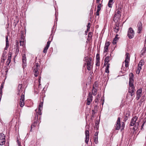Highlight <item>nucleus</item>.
<instances>
[{
    "label": "nucleus",
    "mask_w": 146,
    "mask_h": 146,
    "mask_svg": "<svg viewBox=\"0 0 146 146\" xmlns=\"http://www.w3.org/2000/svg\"><path fill=\"white\" fill-rule=\"evenodd\" d=\"M138 119V117L136 116L134 117L131 119V121L130 122V125L131 126H133L134 125L135 123L136 124L135 125L134 127L133 128L134 129L135 128L137 129L139 124V123L138 122H136V121Z\"/></svg>",
    "instance_id": "nucleus-1"
},
{
    "label": "nucleus",
    "mask_w": 146,
    "mask_h": 146,
    "mask_svg": "<svg viewBox=\"0 0 146 146\" xmlns=\"http://www.w3.org/2000/svg\"><path fill=\"white\" fill-rule=\"evenodd\" d=\"M84 59H85L86 62H87V66L91 65V62L92 60V58L91 57L88 58L87 57H85Z\"/></svg>",
    "instance_id": "nucleus-11"
},
{
    "label": "nucleus",
    "mask_w": 146,
    "mask_h": 146,
    "mask_svg": "<svg viewBox=\"0 0 146 146\" xmlns=\"http://www.w3.org/2000/svg\"><path fill=\"white\" fill-rule=\"evenodd\" d=\"M121 130L122 131L123 129H124L125 127V124L124 123L122 122L121 124Z\"/></svg>",
    "instance_id": "nucleus-37"
},
{
    "label": "nucleus",
    "mask_w": 146,
    "mask_h": 146,
    "mask_svg": "<svg viewBox=\"0 0 146 146\" xmlns=\"http://www.w3.org/2000/svg\"><path fill=\"white\" fill-rule=\"evenodd\" d=\"M6 38V45H9V43L8 41V36H5Z\"/></svg>",
    "instance_id": "nucleus-32"
},
{
    "label": "nucleus",
    "mask_w": 146,
    "mask_h": 146,
    "mask_svg": "<svg viewBox=\"0 0 146 146\" xmlns=\"http://www.w3.org/2000/svg\"><path fill=\"white\" fill-rule=\"evenodd\" d=\"M87 27V31H88L89 29H90V23H88Z\"/></svg>",
    "instance_id": "nucleus-39"
},
{
    "label": "nucleus",
    "mask_w": 146,
    "mask_h": 146,
    "mask_svg": "<svg viewBox=\"0 0 146 146\" xmlns=\"http://www.w3.org/2000/svg\"><path fill=\"white\" fill-rule=\"evenodd\" d=\"M141 67L138 66L137 70L136 71V73L137 74H139L141 70Z\"/></svg>",
    "instance_id": "nucleus-28"
},
{
    "label": "nucleus",
    "mask_w": 146,
    "mask_h": 146,
    "mask_svg": "<svg viewBox=\"0 0 146 146\" xmlns=\"http://www.w3.org/2000/svg\"><path fill=\"white\" fill-rule=\"evenodd\" d=\"M98 131H96L95 132V134L94 135V137H98Z\"/></svg>",
    "instance_id": "nucleus-47"
},
{
    "label": "nucleus",
    "mask_w": 146,
    "mask_h": 146,
    "mask_svg": "<svg viewBox=\"0 0 146 146\" xmlns=\"http://www.w3.org/2000/svg\"><path fill=\"white\" fill-rule=\"evenodd\" d=\"M116 10L117 11H121V5H119L118 6V7L117 8V6H116Z\"/></svg>",
    "instance_id": "nucleus-33"
},
{
    "label": "nucleus",
    "mask_w": 146,
    "mask_h": 146,
    "mask_svg": "<svg viewBox=\"0 0 146 146\" xmlns=\"http://www.w3.org/2000/svg\"><path fill=\"white\" fill-rule=\"evenodd\" d=\"M39 115L38 113V111L37 112H36L35 117V121H36V122H37L38 121V115Z\"/></svg>",
    "instance_id": "nucleus-26"
},
{
    "label": "nucleus",
    "mask_w": 146,
    "mask_h": 146,
    "mask_svg": "<svg viewBox=\"0 0 146 146\" xmlns=\"http://www.w3.org/2000/svg\"><path fill=\"white\" fill-rule=\"evenodd\" d=\"M9 45H6V47H5L4 48V50H7V49L8 48V47H9Z\"/></svg>",
    "instance_id": "nucleus-49"
},
{
    "label": "nucleus",
    "mask_w": 146,
    "mask_h": 146,
    "mask_svg": "<svg viewBox=\"0 0 146 146\" xmlns=\"http://www.w3.org/2000/svg\"><path fill=\"white\" fill-rule=\"evenodd\" d=\"M20 46H23V44H24V42L23 41H20Z\"/></svg>",
    "instance_id": "nucleus-46"
},
{
    "label": "nucleus",
    "mask_w": 146,
    "mask_h": 146,
    "mask_svg": "<svg viewBox=\"0 0 146 146\" xmlns=\"http://www.w3.org/2000/svg\"><path fill=\"white\" fill-rule=\"evenodd\" d=\"M96 65L97 66H100V60H96Z\"/></svg>",
    "instance_id": "nucleus-43"
},
{
    "label": "nucleus",
    "mask_w": 146,
    "mask_h": 146,
    "mask_svg": "<svg viewBox=\"0 0 146 146\" xmlns=\"http://www.w3.org/2000/svg\"><path fill=\"white\" fill-rule=\"evenodd\" d=\"M11 57L10 56H8V58L7 59V60L10 61L11 62Z\"/></svg>",
    "instance_id": "nucleus-51"
},
{
    "label": "nucleus",
    "mask_w": 146,
    "mask_h": 146,
    "mask_svg": "<svg viewBox=\"0 0 146 146\" xmlns=\"http://www.w3.org/2000/svg\"><path fill=\"white\" fill-rule=\"evenodd\" d=\"M115 24L113 27V29L114 32L117 33L119 30V22H115Z\"/></svg>",
    "instance_id": "nucleus-6"
},
{
    "label": "nucleus",
    "mask_w": 146,
    "mask_h": 146,
    "mask_svg": "<svg viewBox=\"0 0 146 146\" xmlns=\"http://www.w3.org/2000/svg\"><path fill=\"white\" fill-rule=\"evenodd\" d=\"M37 123V122H36V121H35L34 123L31 125V131H32V128L33 127H35L36 126V125Z\"/></svg>",
    "instance_id": "nucleus-27"
},
{
    "label": "nucleus",
    "mask_w": 146,
    "mask_h": 146,
    "mask_svg": "<svg viewBox=\"0 0 146 146\" xmlns=\"http://www.w3.org/2000/svg\"><path fill=\"white\" fill-rule=\"evenodd\" d=\"M115 129L116 130H119L121 128V124L120 122V119L119 117H118L116 121V124L115 126Z\"/></svg>",
    "instance_id": "nucleus-5"
},
{
    "label": "nucleus",
    "mask_w": 146,
    "mask_h": 146,
    "mask_svg": "<svg viewBox=\"0 0 146 146\" xmlns=\"http://www.w3.org/2000/svg\"><path fill=\"white\" fill-rule=\"evenodd\" d=\"M98 109V106L97 105H96L94 106V109L93 110L97 111Z\"/></svg>",
    "instance_id": "nucleus-44"
},
{
    "label": "nucleus",
    "mask_w": 146,
    "mask_h": 146,
    "mask_svg": "<svg viewBox=\"0 0 146 146\" xmlns=\"http://www.w3.org/2000/svg\"><path fill=\"white\" fill-rule=\"evenodd\" d=\"M92 94L93 95L95 96L96 94V92L97 91V89L94 88V87H93V89L92 90Z\"/></svg>",
    "instance_id": "nucleus-21"
},
{
    "label": "nucleus",
    "mask_w": 146,
    "mask_h": 146,
    "mask_svg": "<svg viewBox=\"0 0 146 146\" xmlns=\"http://www.w3.org/2000/svg\"><path fill=\"white\" fill-rule=\"evenodd\" d=\"M10 56V57H11V52H9V56Z\"/></svg>",
    "instance_id": "nucleus-58"
},
{
    "label": "nucleus",
    "mask_w": 146,
    "mask_h": 146,
    "mask_svg": "<svg viewBox=\"0 0 146 146\" xmlns=\"http://www.w3.org/2000/svg\"><path fill=\"white\" fill-rule=\"evenodd\" d=\"M6 53H7V51L5 50H4V51H3V54L5 55L6 54Z\"/></svg>",
    "instance_id": "nucleus-56"
},
{
    "label": "nucleus",
    "mask_w": 146,
    "mask_h": 146,
    "mask_svg": "<svg viewBox=\"0 0 146 146\" xmlns=\"http://www.w3.org/2000/svg\"><path fill=\"white\" fill-rule=\"evenodd\" d=\"M5 135L3 133H0V145H2L5 144Z\"/></svg>",
    "instance_id": "nucleus-3"
},
{
    "label": "nucleus",
    "mask_w": 146,
    "mask_h": 146,
    "mask_svg": "<svg viewBox=\"0 0 146 146\" xmlns=\"http://www.w3.org/2000/svg\"><path fill=\"white\" fill-rule=\"evenodd\" d=\"M113 0H109L108 3V6L109 7L111 8L113 4Z\"/></svg>",
    "instance_id": "nucleus-24"
},
{
    "label": "nucleus",
    "mask_w": 146,
    "mask_h": 146,
    "mask_svg": "<svg viewBox=\"0 0 146 146\" xmlns=\"http://www.w3.org/2000/svg\"><path fill=\"white\" fill-rule=\"evenodd\" d=\"M92 94L90 92L88 95V97L87 99L86 104L88 105H90L91 102L92 101Z\"/></svg>",
    "instance_id": "nucleus-9"
},
{
    "label": "nucleus",
    "mask_w": 146,
    "mask_h": 146,
    "mask_svg": "<svg viewBox=\"0 0 146 146\" xmlns=\"http://www.w3.org/2000/svg\"><path fill=\"white\" fill-rule=\"evenodd\" d=\"M10 61H8V60H7V61L6 62V65L7 66H8L9 63H10Z\"/></svg>",
    "instance_id": "nucleus-48"
},
{
    "label": "nucleus",
    "mask_w": 146,
    "mask_h": 146,
    "mask_svg": "<svg viewBox=\"0 0 146 146\" xmlns=\"http://www.w3.org/2000/svg\"><path fill=\"white\" fill-rule=\"evenodd\" d=\"M144 64V62H143V61L141 60L139 62L138 66L141 67V66H142Z\"/></svg>",
    "instance_id": "nucleus-29"
},
{
    "label": "nucleus",
    "mask_w": 146,
    "mask_h": 146,
    "mask_svg": "<svg viewBox=\"0 0 146 146\" xmlns=\"http://www.w3.org/2000/svg\"><path fill=\"white\" fill-rule=\"evenodd\" d=\"M100 0H96V3H99Z\"/></svg>",
    "instance_id": "nucleus-63"
},
{
    "label": "nucleus",
    "mask_w": 146,
    "mask_h": 146,
    "mask_svg": "<svg viewBox=\"0 0 146 146\" xmlns=\"http://www.w3.org/2000/svg\"><path fill=\"white\" fill-rule=\"evenodd\" d=\"M87 66L88 70L89 71L92 68V65H89Z\"/></svg>",
    "instance_id": "nucleus-41"
},
{
    "label": "nucleus",
    "mask_w": 146,
    "mask_h": 146,
    "mask_svg": "<svg viewBox=\"0 0 146 146\" xmlns=\"http://www.w3.org/2000/svg\"><path fill=\"white\" fill-rule=\"evenodd\" d=\"M108 62H106V61H104V66H106V65H107V64H108Z\"/></svg>",
    "instance_id": "nucleus-54"
},
{
    "label": "nucleus",
    "mask_w": 146,
    "mask_h": 146,
    "mask_svg": "<svg viewBox=\"0 0 146 146\" xmlns=\"http://www.w3.org/2000/svg\"><path fill=\"white\" fill-rule=\"evenodd\" d=\"M135 88H131L129 89L128 92L130 93L131 96H133L135 94Z\"/></svg>",
    "instance_id": "nucleus-14"
},
{
    "label": "nucleus",
    "mask_w": 146,
    "mask_h": 146,
    "mask_svg": "<svg viewBox=\"0 0 146 146\" xmlns=\"http://www.w3.org/2000/svg\"><path fill=\"white\" fill-rule=\"evenodd\" d=\"M115 13L117 15H120L121 16V11H120L116 10Z\"/></svg>",
    "instance_id": "nucleus-38"
},
{
    "label": "nucleus",
    "mask_w": 146,
    "mask_h": 146,
    "mask_svg": "<svg viewBox=\"0 0 146 146\" xmlns=\"http://www.w3.org/2000/svg\"><path fill=\"white\" fill-rule=\"evenodd\" d=\"M111 58L110 56H107L105 58L104 61H106V62L109 63L110 61L111 60Z\"/></svg>",
    "instance_id": "nucleus-18"
},
{
    "label": "nucleus",
    "mask_w": 146,
    "mask_h": 146,
    "mask_svg": "<svg viewBox=\"0 0 146 146\" xmlns=\"http://www.w3.org/2000/svg\"><path fill=\"white\" fill-rule=\"evenodd\" d=\"M126 57L125 60V66L126 67H128L129 66L128 63L129 61V54L128 53H127L125 55Z\"/></svg>",
    "instance_id": "nucleus-4"
},
{
    "label": "nucleus",
    "mask_w": 146,
    "mask_h": 146,
    "mask_svg": "<svg viewBox=\"0 0 146 146\" xmlns=\"http://www.w3.org/2000/svg\"><path fill=\"white\" fill-rule=\"evenodd\" d=\"M98 8V9H97V11H98V12H99V11L100 10H101V8Z\"/></svg>",
    "instance_id": "nucleus-59"
},
{
    "label": "nucleus",
    "mask_w": 146,
    "mask_h": 146,
    "mask_svg": "<svg viewBox=\"0 0 146 146\" xmlns=\"http://www.w3.org/2000/svg\"><path fill=\"white\" fill-rule=\"evenodd\" d=\"M133 82L134 81H129V86L130 87V88H134V85H133Z\"/></svg>",
    "instance_id": "nucleus-17"
},
{
    "label": "nucleus",
    "mask_w": 146,
    "mask_h": 146,
    "mask_svg": "<svg viewBox=\"0 0 146 146\" xmlns=\"http://www.w3.org/2000/svg\"><path fill=\"white\" fill-rule=\"evenodd\" d=\"M19 51V47H17V48L16 49V52H18Z\"/></svg>",
    "instance_id": "nucleus-52"
},
{
    "label": "nucleus",
    "mask_w": 146,
    "mask_h": 146,
    "mask_svg": "<svg viewBox=\"0 0 146 146\" xmlns=\"http://www.w3.org/2000/svg\"><path fill=\"white\" fill-rule=\"evenodd\" d=\"M129 81H134L133 79V77L134 76V75L132 73H130L129 74Z\"/></svg>",
    "instance_id": "nucleus-19"
},
{
    "label": "nucleus",
    "mask_w": 146,
    "mask_h": 146,
    "mask_svg": "<svg viewBox=\"0 0 146 146\" xmlns=\"http://www.w3.org/2000/svg\"><path fill=\"white\" fill-rule=\"evenodd\" d=\"M22 62L23 64L24 65L26 66V58L25 54H24L22 57Z\"/></svg>",
    "instance_id": "nucleus-15"
},
{
    "label": "nucleus",
    "mask_w": 146,
    "mask_h": 146,
    "mask_svg": "<svg viewBox=\"0 0 146 146\" xmlns=\"http://www.w3.org/2000/svg\"><path fill=\"white\" fill-rule=\"evenodd\" d=\"M96 60H100V57L99 56V54H97L96 55Z\"/></svg>",
    "instance_id": "nucleus-40"
},
{
    "label": "nucleus",
    "mask_w": 146,
    "mask_h": 146,
    "mask_svg": "<svg viewBox=\"0 0 146 146\" xmlns=\"http://www.w3.org/2000/svg\"><path fill=\"white\" fill-rule=\"evenodd\" d=\"M34 75L36 77H37L38 74V69H34Z\"/></svg>",
    "instance_id": "nucleus-20"
},
{
    "label": "nucleus",
    "mask_w": 146,
    "mask_h": 146,
    "mask_svg": "<svg viewBox=\"0 0 146 146\" xmlns=\"http://www.w3.org/2000/svg\"><path fill=\"white\" fill-rule=\"evenodd\" d=\"M43 105V102H41L40 103L38 108V113L39 115H41L42 114L41 113V110L42 109Z\"/></svg>",
    "instance_id": "nucleus-12"
},
{
    "label": "nucleus",
    "mask_w": 146,
    "mask_h": 146,
    "mask_svg": "<svg viewBox=\"0 0 146 146\" xmlns=\"http://www.w3.org/2000/svg\"><path fill=\"white\" fill-rule=\"evenodd\" d=\"M137 31L138 33H140L142 29V24L141 22H139L137 25Z\"/></svg>",
    "instance_id": "nucleus-7"
},
{
    "label": "nucleus",
    "mask_w": 146,
    "mask_h": 146,
    "mask_svg": "<svg viewBox=\"0 0 146 146\" xmlns=\"http://www.w3.org/2000/svg\"><path fill=\"white\" fill-rule=\"evenodd\" d=\"M2 91H0V95H1H1H2Z\"/></svg>",
    "instance_id": "nucleus-61"
},
{
    "label": "nucleus",
    "mask_w": 146,
    "mask_h": 146,
    "mask_svg": "<svg viewBox=\"0 0 146 146\" xmlns=\"http://www.w3.org/2000/svg\"><path fill=\"white\" fill-rule=\"evenodd\" d=\"M120 15H117L115 13L113 19L115 22H119L118 21L120 19Z\"/></svg>",
    "instance_id": "nucleus-8"
},
{
    "label": "nucleus",
    "mask_w": 146,
    "mask_h": 146,
    "mask_svg": "<svg viewBox=\"0 0 146 146\" xmlns=\"http://www.w3.org/2000/svg\"><path fill=\"white\" fill-rule=\"evenodd\" d=\"M118 38H117L116 37H115L114 38V39L113 40V41L112 42L113 44H116L117 43V42L118 40Z\"/></svg>",
    "instance_id": "nucleus-30"
},
{
    "label": "nucleus",
    "mask_w": 146,
    "mask_h": 146,
    "mask_svg": "<svg viewBox=\"0 0 146 146\" xmlns=\"http://www.w3.org/2000/svg\"><path fill=\"white\" fill-rule=\"evenodd\" d=\"M94 141L96 144H97L98 143V137H94Z\"/></svg>",
    "instance_id": "nucleus-31"
},
{
    "label": "nucleus",
    "mask_w": 146,
    "mask_h": 146,
    "mask_svg": "<svg viewBox=\"0 0 146 146\" xmlns=\"http://www.w3.org/2000/svg\"><path fill=\"white\" fill-rule=\"evenodd\" d=\"M110 42H108L106 43L105 45L104 48V52H107L108 49V48L109 45L110 44Z\"/></svg>",
    "instance_id": "nucleus-13"
},
{
    "label": "nucleus",
    "mask_w": 146,
    "mask_h": 146,
    "mask_svg": "<svg viewBox=\"0 0 146 146\" xmlns=\"http://www.w3.org/2000/svg\"><path fill=\"white\" fill-rule=\"evenodd\" d=\"M101 3H100L99 4V5L97 6V8H101Z\"/></svg>",
    "instance_id": "nucleus-55"
},
{
    "label": "nucleus",
    "mask_w": 146,
    "mask_h": 146,
    "mask_svg": "<svg viewBox=\"0 0 146 146\" xmlns=\"http://www.w3.org/2000/svg\"><path fill=\"white\" fill-rule=\"evenodd\" d=\"M145 122H146V120H145V121H144L142 125H141V129L143 128V125H144V124H145Z\"/></svg>",
    "instance_id": "nucleus-53"
},
{
    "label": "nucleus",
    "mask_w": 146,
    "mask_h": 146,
    "mask_svg": "<svg viewBox=\"0 0 146 146\" xmlns=\"http://www.w3.org/2000/svg\"><path fill=\"white\" fill-rule=\"evenodd\" d=\"M89 137H86V140H85V141L86 143V144L88 143V142L89 140Z\"/></svg>",
    "instance_id": "nucleus-42"
},
{
    "label": "nucleus",
    "mask_w": 146,
    "mask_h": 146,
    "mask_svg": "<svg viewBox=\"0 0 146 146\" xmlns=\"http://www.w3.org/2000/svg\"><path fill=\"white\" fill-rule=\"evenodd\" d=\"M39 66V65L38 63H36L35 66H34V69H38V67Z\"/></svg>",
    "instance_id": "nucleus-36"
},
{
    "label": "nucleus",
    "mask_w": 146,
    "mask_h": 146,
    "mask_svg": "<svg viewBox=\"0 0 146 146\" xmlns=\"http://www.w3.org/2000/svg\"><path fill=\"white\" fill-rule=\"evenodd\" d=\"M127 119V116H125V117L124 118L125 121Z\"/></svg>",
    "instance_id": "nucleus-57"
},
{
    "label": "nucleus",
    "mask_w": 146,
    "mask_h": 146,
    "mask_svg": "<svg viewBox=\"0 0 146 146\" xmlns=\"http://www.w3.org/2000/svg\"><path fill=\"white\" fill-rule=\"evenodd\" d=\"M18 44H19V42L17 41L16 45H17V47H18Z\"/></svg>",
    "instance_id": "nucleus-64"
},
{
    "label": "nucleus",
    "mask_w": 146,
    "mask_h": 146,
    "mask_svg": "<svg viewBox=\"0 0 146 146\" xmlns=\"http://www.w3.org/2000/svg\"><path fill=\"white\" fill-rule=\"evenodd\" d=\"M24 92H23L21 94V98L20 99V101H22V102L24 101H25V96L24 94H23Z\"/></svg>",
    "instance_id": "nucleus-22"
},
{
    "label": "nucleus",
    "mask_w": 146,
    "mask_h": 146,
    "mask_svg": "<svg viewBox=\"0 0 146 146\" xmlns=\"http://www.w3.org/2000/svg\"><path fill=\"white\" fill-rule=\"evenodd\" d=\"M110 65V64L108 63V64L107 65L106 69L105 70V72L106 73H109V68Z\"/></svg>",
    "instance_id": "nucleus-23"
},
{
    "label": "nucleus",
    "mask_w": 146,
    "mask_h": 146,
    "mask_svg": "<svg viewBox=\"0 0 146 146\" xmlns=\"http://www.w3.org/2000/svg\"><path fill=\"white\" fill-rule=\"evenodd\" d=\"M142 92V90L140 89L138 90L136 92L137 97L136 99L137 100H138L140 98L141 96V93Z\"/></svg>",
    "instance_id": "nucleus-10"
},
{
    "label": "nucleus",
    "mask_w": 146,
    "mask_h": 146,
    "mask_svg": "<svg viewBox=\"0 0 146 146\" xmlns=\"http://www.w3.org/2000/svg\"><path fill=\"white\" fill-rule=\"evenodd\" d=\"M50 41H48L47 43V44H46V46L49 47V46L50 44Z\"/></svg>",
    "instance_id": "nucleus-45"
},
{
    "label": "nucleus",
    "mask_w": 146,
    "mask_h": 146,
    "mask_svg": "<svg viewBox=\"0 0 146 146\" xmlns=\"http://www.w3.org/2000/svg\"><path fill=\"white\" fill-rule=\"evenodd\" d=\"M98 99L97 98L95 100V102L96 103V102H98Z\"/></svg>",
    "instance_id": "nucleus-62"
},
{
    "label": "nucleus",
    "mask_w": 146,
    "mask_h": 146,
    "mask_svg": "<svg viewBox=\"0 0 146 146\" xmlns=\"http://www.w3.org/2000/svg\"><path fill=\"white\" fill-rule=\"evenodd\" d=\"M134 31L132 29L131 27H130L129 29L128 32L127 36L129 39H131L133 38L134 35Z\"/></svg>",
    "instance_id": "nucleus-2"
},
{
    "label": "nucleus",
    "mask_w": 146,
    "mask_h": 146,
    "mask_svg": "<svg viewBox=\"0 0 146 146\" xmlns=\"http://www.w3.org/2000/svg\"><path fill=\"white\" fill-rule=\"evenodd\" d=\"M22 86V85L21 84H19L18 87V92L17 93L18 94H19L20 92L21 93L22 91L21 90V88Z\"/></svg>",
    "instance_id": "nucleus-16"
},
{
    "label": "nucleus",
    "mask_w": 146,
    "mask_h": 146,
    "mask_svg": "<svg viewBox=\"0 0 146 146\" xmlns=\"http://www.w3.org/2000/svg\"><path fill=\"white\" fill-rule=\"evenodd\" d=\"M86 137H89V132L88 130H86L85 131Z\"/></svg>",
    "instance_id": "nucleus-25"
},
{
    "label": "nucleus",
    "mask_w": 146,
    "mask_h": 146,
    "mask_svg": "<svg viewBox=\"0 0 146 146\" xmlns=\"http://www.w3.org/2000/svg\"><path fill=\"white\" fill-rule=\"evenodd\" d=\"M92 115H94L95 113H96V111H94L92 110Z\"/></svg>",
    "instance_id": "nucleus-50"
},
{
    "label": "nucleus",
    "mask_w": 146,
    "mask_h": 146,
    "mask_svg": "<svg viewBox=\"0 0 146 146\" xmlns=\"http://www.w3.org/2000/svg\"><path fill=\"white\" fill-rule=\"evenodd\" d=\"M96 15H99V12H98V11H97L96 12Z\"/></svg>",
    "instance_id": "nucleus-60"
},
{
    "label": "nucleus",
    "mask_w": 146,
    "mask_h": 146,
    "mask_svg": "<svg viewBox=\"0 0 146 146\" xmlns=\"http://www.w3.org/2000/svg\"><path fill=\"white\" fill-rule=\"evenodd\" d=\"M19 104L21 107H23L24 105V101L22 102V101H20Z\"/></svg>",
    "instance_id": "nucleus-35"
},
{
    "label": "nucleus",
    "mask_w": 146,
    "mask_h": 146,
    "mask_svg": "<svg viewBox=\"0 0 146 146\" xmlns=\"http://www.w3.org/2000/svg\"><path fill=\"white\" fill-rule=\"evenodd\" d=\"M48 47L46 46L44 48L43 52L44 53H46L47 52V50L48 49Z\"/></svg>",
    "instance_id": "nucleus-34"
}]
</instances>
